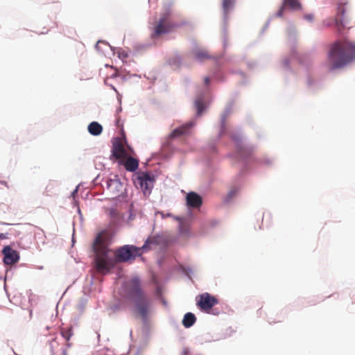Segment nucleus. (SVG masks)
<instances>
[{
    "label": "nucleus",
    "mask_w": 355,
    "mask_h": 355,
    "mask_svg": "<svg viewBox=\"0 0 355 355\" xmlns=\"http://www.w3.org/2000/svg\"><path fill=\"white\" fill-rule=\"evenodd\" d=\"M2 252L4 255L3 262L6 265H13L17 263L19 259V253L12 249L9 245L5 246Z\"/></svg>",
    "instance_id": "9d476101"
},
{
    "label": "nucleus",
    "mask_w": 355,
    "mask_h": 355,
    "mask_svg": "<svg viewBox=\"0 0 355 355\" xmlns=\"http://www.w3.org/2000/svg\"><path fill=\"white\" fill-rule=\"evenodd\" d=\"M48 29L46 30V31H42L41 33H46L48 32Z\"/></svg>",
    "instance_id": "c85d7f7f"
},
{
    "label": "nucleus",
    "mask_w": 355,
    "mask_h": 355,
    "mask_svg": "<svg viewBox=\"0 0 355 355\" xmlns=\"http://www.w3.org/2000/svg\"><path fill=\"white\" fill-rule=\"evenodd\" d=\"M284 3L288 5L293 10H298L301 7L298 0H284Z\"/></svg>",
    "instance_id": "aec40b11"
},
{
    "label": "nucleus",
    "mask_w": 355,
    "mask_h": 355,
    "mask_svg": "<svg viewBox=\"0 0 355 355\" xmlns=\"http://www.w3.org/2000/svg\"><path fill=\"white\" fill-rule=\"evenodd\" d=\"M93 249L95 253L96 270L101 273L108 272L114 266L115 261L110 255L111 251L107 247L103 233H99L96 236L93 243Z\"/></svg>",
    "instance_id": "7ed1b4c3"
},
{
    "label": "nucleus",
    "mask_w": 355,
    "mask_h": 355,
    "mask_svg": "<svg viewBox=\"0 0 355 355\" xmlns=\"http://www.w3.org/2000/svg\"><path fill=\"white\" fill-rule=\"evenodd\" d=\"M202 203V198L195 192H190L187 196V204L189 207L198 208Z\"/></svg>",
    "instance_id": "9b49d317"
},
{
    "label": "nucleus",
    "mask_w": 355,
    "mask_h": 355,
    "mask_svg": "<svg viewBox=\"0 0 355 355\" xmlns=\"http://www.w3.org/2000/svg\"><path fill=\"white\" fill-rule=\"evenodd\" d=\"M142 248L132 245H125L115 251V258L119 262L131 261L142 254Z\"/></svg>",
    "instance_id": "20e7f679"
},
{
    "label": "nucleus",
    "mask_w": 355,
    "mask_h": 355,
    "mask_svg": "<svg viewBox=\"0 0 355 355\" xmlns=\"http://www.w3.org/2000/svg\"><path fill=\"white\" fill-rule=\"evenodd\" d=\"M304 18L309 21H312L313 19V16L312 15H306L304 16Z\"/></svg>",
    "instance_id": "393cba45"
},
{
    "label": "nucleus",
    "mask_w": 355,
    "mask_h": 355,
    "mask_svg": "<svg viewBox=\"0 0 355 355\" xmlns=\"http://www.w3.org/2000/svg\"><path fill=\"white\" fill-rule=\"evenodd\" d=\"M123 295L134 302L135 312L137 315L146 320L150 309V300L141 285L138 277H133L123 285Z\"/></svg>",
    "instance_id": "f257e3e1"
},
{
    "label": "nucleus",
    "mask_w": 355,
    "mask_h": 355,
    "mask_svg": "<svg viewBox=\"0 0 355 355\" xmlns=\"http://www.w3.org/2000/svg\"><path fill=\"white\" fill-rule=\"evenodd\" d=\"M112 156L116 159H120L121 162L127 157V152L120 139L116 138L113 142L112 148Z\"/></svg>",
    "instance_id": "1a4fd4ad"
},
{
    "label": "nucleus",
    "mask_w": 355,
    "mask_h": 355,
    "mask_svg": "<svg viewBox=\"0 0 355 355\" xmlns=\"http://www.w3.org/2000/svg\"><path fill=\"white\" fill-rule=\"evenodd\" d=\"M283 12H284V7L282 6L281 8V9L277 12V15L278 17H282L283 15Z\"/></svg>",
    "instance_id": "a878e982"
},
{
    "label": "nucleus",
    "mask_w": 355,
    "mask_h": 355,
    "mask_svg": "<svg viewBox=\"0 0 355 355\" xmlns=\"http://www.w3.org/2000/svg\"><path fill=\"white\" fill-rule=\"evenodd\" d=\"M49 345L51 347V352L53 354L55 353L58 351L59 345H60L58 342L56 340V338H51L50 340H49Z\"/></svg>",
    "instance_id": "412c9836"
},
{
    "label": "nucleus",
    "mask_w": 355,
    "mask_h": 355,
    "mask_svg": "<svg viewBox=\"0 0 355 355\" xmlns=\"http://www.w3.org/2000/svg\"><path fill=\"white\" fill-rule=\"evenodd\" d=\"M195 105L197 109L198 115H200L204 110V104L202 101L200 99L196 101Z\"/></svg>",
    "instance_id": "4be33fe9"
},
{
    "label": "nucleus",
    "mask_w": 355,
    "mask_h": 355,
    "mask_svg": "<svg viewBox=\"0 0 355 355\" xmlns=\"http://www.w3.org/2000/svg\"><path fill=\"white\" fill-rule=\"evenodd\" d=\"M62 355H67V352L66 349L62 350Z\"/></svg>",
    "instance_id": "cd10ccee"
},
{
    "label": "nucleus",
    "mask_w": 355,
    "mask_h": 355,
    "mask_svg": "<svg viewBox=\"0 0 355 355\" xmlns=\"http://www.w3.org/2000/svg\"><path fill=\"white\" fill-rule=\"evenodd\" d=\"M197 306L203 311L209 313L216 304H218V300L208 293H202L196 297Z\"/></svg>",
    "instance_id": "0eeeda50"
},
{
    "label": "nucleus",
    "mask_w": 355,
    "mask_h": 355,
    "mask_svg": "<svg viewBox=\"0 0 355 355\" xmlns=\"http://www.w3.org/2000/svg\"><path fill=\"white\" fill-rule=\"evenodd\" d=\"M193 124L191 123H186L180 127L175 128L168 136V139L172 140L175 138L188 134L189 129Z\"/></svg>",
    "instance_id": "f8f14e48"
},
{
    "label": "nucleus",
    "mask_w": 355,
    "mask_h": 355,
    "mask_svg": "<svg viewBox=\"0 0 355 355\" xmlns=\"http://www.w3.org/2000/svg\"><path fill=\"white\" fill-rule=\"evenodd\" d=\"M204 80H205V85H208L209 83V81H210L209 78V77H205Z\"/></svg>",
    "instance_id": "bb28decb"
},
{
    "label": "nucleus",
    "mask_w": 355,
    "mask_h": 355,
    "mask_svg": "<svg viewBox=\"0 0 355 355\" xmlns=\"http://www.w3.org/2000/svg\"><path fill=\"white\" fill-rule=\"evenodd\" d=\"M237 191H238L237 189H232V190H230V191L227 194L228 198L231 199L232 198L235 196Z\"/></svg>",
    "instance_id": "b1692460"
},
{
    "label": "nucleus",
    "mask_w": 355,
    "mask_h": 355,
    "mask_svg": "<svg viewBox=\"0 0 355 355\" xmlns=\"http://www.w3.org/2000/svg\"><path fill=\"white\" fill-rule=\"evenodd\" d=\"M118 186H121V183L116 180H110L107 182V188L112 190L114 188H116Z\"/></svg>",
    "instance_id": "5701e85b"
},
{
    "label": "nucleus",
    "mask_w": 355,
    "mask_h": 355,
    "mask_svg": "<svg viewBox=\"0 0 355 355\" xmlns=\"http://www.w3.org/2000/svg\"><path fill=\"white\" fill-rule=\"evenodd\" d=\"M234 0H223V8L225 15L234 6Z\"/></svg>",
    "instance_id": "6ab92c4d"
},
{
    "label": "nucleus",
    "mask_w": 355,
    "mask_h": 355,
    "mask_svg": "<svg viewBox=\"0 0 355 355\" xmlns=\"http://www.w3.org/2000/svg\"><path fill=\"white\" fill-rule=\"evenodd\" d=\"M337 11L335 17V24L338 31L340 32L345 27L344 24V14L345 12V6L347 4L346 0H337Z\"/></svg>",
    "instance_id": "6e6552de"
},
{
    "label": "nucleus",
    "mask_w": 355,
    "mask_h": 355,
    "mask_svg": "<svg viewBox=\"0 0 355 355\" xmlns=\"http://www.w3.org/2000/svg\"><path fill=\"white\" fill-rule=\"evenodd\" d=\"M355 59V44L349 41H338L331 47L327 58L329 70L345 67Z\"/></svg>",
    "instance_id": "f03ea898"
},
{
    "label": "nucleus",
    "mask_w": 355,
    "mask_h": 355,
    "mask_svg": "<svg viewBox=\"0 0 355 355\" xmlns=\"http://www.w3.org/2000/svg\"><path fill=\"white\" fill-rule=\"evenodd\" d=\"M193 55L196 59L199 61H203L207 59L210 58V55L209 53L205 50L201 49H196L193 51Z\"/></svg>",
    "instance_id": "f3484780"
},
{
    "label": "nucleus",
    "mask_w": 355,
    "mask_h": 355,
    "mask_svg": "<svg viewBox=\"0 0 355 355\" xmlns=\"http://www.w3.org/2000/svg\"><path fill=\"white\" fill-rule=\"evenodd\" d=\"M196 321L195 315L192 313H187L184 315L182 320V324L186 328H189L194 324Z\"/></svg>",
    "instance_id": "dca6fc26"
},
{
    "label": "nucleus",
    "mask_w": 355,
    "mask_h": 355,
    "mask_svg": "<svg viewBox=\"0 0 355 355\" xmlns=\"http://www.w3.org/2000/svg\"><path fill=\"white\" fill-rule=\"evenodd\" d=\"M133 182L136 187L140 189L145 195L149 194L154 185L155 177L147 172H139L133 175Z\"/></svg>",
    "instance_id": "39448f33"
},
{
    "label": "nucleus",
    "mask_w": 355,
    "mask_h": 355,
    "mask_svg": "<svg viewBox=\"0 0 355 355\" xmlns=\"http://www.w3.org/2000/svg\"><path fill=\"white\" fill-rule=\"evenodd\" d=\"M121 163L122 164V162ZM123 165L128 171L134 172L138 168L139 161L134 157H129L123 162Z\"/></svg>",
    "instance_id": "ddd939ff"
},
{
    "label": "nucleus",
    "mask_w": 355,
    "mask_h": 355,
    "mask_svg": "<svg viewBox=\"0 0 355 355\" xmlns=\"http://www.w3.org/2000/svg\"><path fill=\"white\" fill-rule=\"evenodd\" d=\"M87 129L89 132L94 136H98L101 135L103 131L102 125L96 121L90 123L88 125Z\"/></svg>",
    "instance_id": "2eb2a0df"
},
{
    "label": "nucleus",
    "mask_w": 355,
    "mask_h": 355,
    "mask_svg": "<svg viewBox=\"0 0 355 355\" xmlns=\"http://www.w3.org/2000/svg\"><path fill=\"white\" fill-rule=\"evenodd\" d=\"M160 239L161 238L159 236H149L140 248H142V252L144 250H148L151 248L152 245H158L160 242Z\"/></svg>",
    "instance_id": "4468645a"
},
{
    "label": "nucleus",
    "mask_w": 355,
    "mask_h": 355,
    "mask_svg": "<svg viewBox=\"0 0 355 355\" xmlns=\"http://www.w3.org/2000/svg\"><path fill=\"white\" fill-rule=\"evenodd\" d=\"M169 11L164 13L153 28V38H157L162 34L168 33L172 31L174 26L171 21Z\"/></svg>",
    "instance_id": "423d86ee"
},
{
    "label": "nucleus",
    "mask_w": 355,
    "mask_h": 355,
    "mask_svg": "<svg viewBox=\"0 0 355 355\" xmlns=\"http://www.w3.org/2000/svg\"><path fill=\"white\" fill-rule=\"evenodd\" d=\"M61 335L66 340L67 342H69L71 337L73 336L72 327H63L61 329Z\"/></svg>",
    "instance_id": "a211bd4d"
}]
</instances>
